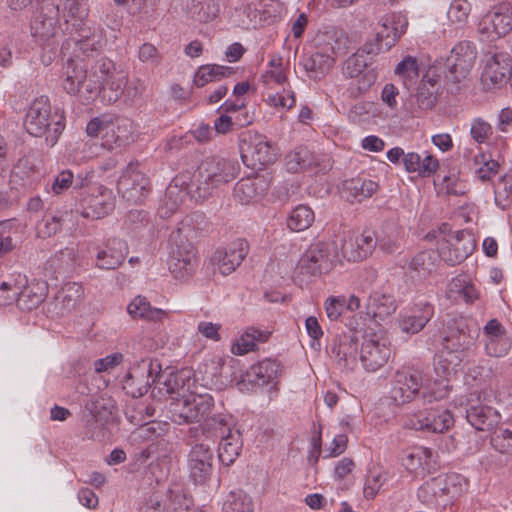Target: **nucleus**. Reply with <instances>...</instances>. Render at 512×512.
I'll return each mask as SVG.
<instances>
[{"mask_svg":"<svg viewBox=\"0 0 512 512\" xmlns=\"http://www.w3.org/2000/svg\"><path fill=\"white\" fill-rule=\"evenodd\" d=\"M388 480V472L378 464L369 467L364 483L363 494L368 500L374 499Z\"/></svg>","mask_w":512,"mask_h":512,"instance_id":"obj_48","label":"nucleus"},{"mask_svg":"<svg viewBox=\"0 0 512 512\" xmlns=\"http://www.w3.org/2000/svg\"><path fill=\"white\" fill-rule=\"evenodd\" d=\"M128 314L134 319H142L154 323H162L169 313L163 309L152 307L146 297L138 295L127 306Z\"/></svg>","mask_w":512,"mask_h":512,"instance_id":"obj_36","label":"nucleus"},{"mask_svg":"<svg viewBox=\"0 0 512 512\" xmlns=\"http://www.w3.org/2000/svg\"><path fill=\"white\" fill-rule=\"evenodd\" d=\"M438 94V78L426 74L423 76L416 94V104L419 109L427 111L434 107Z\"/></svg>","mask_w":512,"mask_h":512,"instance_id":"obj_43","label":"nucleus"},{"mask_svg":"<svg viewBox=\"0 0 512 512\" xmlns=\"http://www.w3.org/2000/svg\"><path fill=\"white\" fill-rule=\"evenodd\" d=\"M449 291L454 297H459L467 303L473 302L478 296L475 287L467 280L466 276L454 278L449 285Z\"/></svg>","mask_w":512,"mask_h":512,"instance_id":"obj_62","label":"nucleus"},{"mask_svg":"<svg viewBox=\"0 0 512 512\" xmlns=\"http://www.w3.org/2000/svg\"><path fill=\"white\" fill-rule=\"evenodd\" d=\"M315 220L314 211L307 205H298L289 214L288 228L300 232L308 229Z\"/></svg>","mask_w":512,"mask_h":512,"instance_id":"obj_54","label":"nucleus"},{"mask_svg":"<svg viewBox=\"0 0 512 512\" xmlns=\"http://www.w3.org/2000/svg\"><path fill=\"white\" fill-rule=\"evenodd\" d=\"M186 14L200 23L214 20L220 13L217 0H185Z\"/></svg>","mask_w":512,"mask_h":512,"instance_id":"obj_40","label":"nucleus"},{"mask_svg":"<svg viewBox=\"0 0 512 512\" xmlns=\"http://www.w3.org/2000/svg\"><path fill=\"white\" fill-rule=\"evenodd\" d=\"M434 314L433 306L428 302H420L411 314L403 315L399 319L400 329L407 334L420 332Z\"/></svg>","mask_w":512,"mask_h":512,"instance_id":"obj_32","label":"nucleus"},{"mask_svg":"<svg viewBox=\"0 0 512 512\" xmlns=\"http://www.w3.org/2000/svg\"><path fill=\"white\" fill-rule=\"evenodd\" d=\"M312 163L309 149L298 146L285 156V166L289 172L298 173L305 170Z\"/></svg>","mask_w":512,"mask_h":512,"instance_id":"obj_57","label":"nucleus"},{"mask_svg":"<svg viewBox=\"0 0 512 512\" xmlns=\"http://www.w3.org/2000/svg\"><path fill=\"white\" fill-rule=\"evenodd\" d=\"M376 243L377 241L374 237V233L371 231H364L355 238H350L344 241L341 246L342 256L350 262L362 261L372 253Z\"/></svg>","mask_w":512,"mask_h":512,"instance_id":"obj_28","label":"nucleus"},{"mask_svg":"<svg viewBox=\"0 0 512 512\" xmlns=\"http://www.w3.org/2000/svg\"><path fill=\"white\" fill-rule=\"evenodd\" d=\"M61 71L63 89L70 95L83 101H90L98 95V80L90 79V75L78 55L74 58L67 55Z\"/></svg>","mask_w":512,"mask_h":512,"instance_id":"obj_7","label":"nucleus"},{"mask_svg":"<svg viewBox=\"0 0 512 512\" xmlns=\"http://www.w3.org/2000/svg\"><path fill=\"white\" fill-rule=\"evenodd\" d=\"M512 29V4L502 2L487 13L478 24V33L483 40L494 41Z\"/></svg>","mask_w":512,"mask_h":512,"instance_id":"obj_12","label":"nucleus"},{"mask_svg":"<svg viewBox=\"0 0 512 512\" xmlns=\"http://www.w3.org/2000/svg\"><path fill=\"white\" fill-rule=\"evenodd\" d=\"M201 430L206 439L224 438L234 431L235 421L232 415L228 413H218L211 417L205 418L201 425Z\"/></svg>","mask_w":512,"mask_h":512,"instance_id":"obj_33","label":"nucleus"},{"mask_svg":"<svg viewBox=\"0 0 512 512\" xmlns=\"http://www.w3.org/2000/svg\"><path fill=\"white\" fill-rule=\"evenodd\" d=\"M396 309L397 304L394 297L379 291L373 292L366 303L367 314L381 320L391 316Z\"/></svg>","mask_w":512,"mask_h":512,"instance_id":"obj_41","label":"nucleus"},{"mask_svg":"<svg viewBox=\"0 0 512 512\" xmlns=\"http://www.w3.org/2000/svg\"><path fill=\"white\" fill-rule=\"evenodd\" d=\"M254 506L250 496L242 491L230 492L223 503L222 512H253Z\"/></svg>","mask_w":512,"mask_h":512,"instance_id":"obj_60","label":"nucleus"},{"mask_svg":"<svg viewBox=\"0 0 512 512\" xmlns=\"http://www.w3.org/2000/svg\"><path fill=\"white\" fill-rule=\"evenodd\" d=\"M454 424V418L447 409H431L419 412L409 419L407 424L415 430H422L431 433H444Z\"/></svg>","mask_w":512,"mask_h":512,"instance_id":"obj_20","label":"nucleus"},{"mask_svg":"<svg viewBox=\"0 0 512 512\" xmlns=\"http://www.w3.org/2000/svg\"><path fill=\"white\" fill-rule=\"evenodd\" d=\"M439 252L431 250L422 251L416 254L409 263V268L418 278H426L436 267Z\"/></svg>","mask_w":512,"mask_h":512,"instance_id":"obj_49","label":"nucleus"},{"mask_svg":"<svg viewBox=\"0 0 512 512\" xmlns=\"http://www.w3.org/2000/svg\"><path fill=\"white\" fill-rule=\"evenodd\" d=\"M24 127L32 136H45L47 145L52 147L64 129V116L57 111L52 112L49 99L41 96L35 99L28 108Z\"/></svg>","mask_w":512,"mask_h":512,"instance_id":"obj_3","label":"nucleus"},{"mask_svg":"<svg viewBox=\"0 0 512 512\" xmlns=\"http://www.w3.org/2000/svg\"><path fill=\"white\" fill-rule=\"evenodd\" d=\"M47 287L44 283L32 282L22 288L18 286L17 306L24 311L37 308L46 298Z\"/></svg>","mask_w":512,"mask_h":512,"instance_id":"obj_38","label":"nucleus"},{"mask_svg":"<svg viewBox=\"0 0 512 512\" xmlns=\"http://www.w3.org/2000/svg\"><path fill=\"white\" fill-rule=\"evenodd\" d=\"M205 225L203 213L196 212L187 215L181 220L178 228L171 233L169 241L171 244L191 242L196 237L198 231L205 228Z\"/></svg>","mask_w":512,"mask_h":512,"instance_id":"obj_34","label":"nucleus"},{"mask_svg":"<svg viewBox=\"0 0 512 512\" xmlns=\"http://www.w3.org/2000/svg\"><path fill=\"white\" fill-rule=\"evenodd\" d=\"M233 73L231 67L220 66L216 64L204 65L198 68L194 76V84L197 87H203L210 82L220 81Z\"/></svg>","mask_w":512,"mask_h":512,"instance_id":"obj_50","label":"nucleus"},{"mask_svg":"<svg viewBox=\"0 0 512 512\" xmlns=\"http://www.w3.org/2000/svg\"><path fill=\"white\" fill-rule=\"evenodd\" d=\"M76 27V35L67 39L61 47L63 57L72 55L76 58L79 52L88 55L89 52L100 49L103 45V39L100 31L91 29L83 23L73 24Z\"/></svg>","mask_w":512,"mask_h":512,"instance_id":"obj_14","label":"nucleus"},{"mask_svg":"<svg viewBox=\"0 0 512 512\" xmlns=\"http://www.w3.org/2000/svg\"><path fill=\"white\" fill-rule=\"evenodd\" d=\"M128 252V245L124 240L110 238L105 246L97 252L95 265L99 269L114 270L123 263Z\"/></svg>","mask_w":512,"mask_h":512,"instance_id":"obj_26","label":"nucleus"},{"mask_svg":"<svg viewBox=\"0 0 512 512\" xmlns=\"http://www.w3.org/2000/svg\"><path fill=\"white\" fill-rule=\"evenodd\" d=\"M237 163L224 158L208 157L198 166L192 185L199 199L208 198L215 189L231 182L237 175Z\"/></svg>","mask_w":512,"mask_h":512,"instance_id":"obj_4","label":"nucleus"},{"mask_svg":"<svg viewBox=\"0 0 512 512\" xmlns=\"http://www.w3.org/2000/svg\"><path fill=\"white\" fill-rule=\"evenodd\" d=\"M119 71L115 63L107 57H101L96 60L95 64L91 67L89 75L90 79L98 80V94L101 91L102 84L114 73H118Z\"/></svg>","mask_w":512,"mask_h":512,"instance_id":"obj_61","label":"nucleus"},{"mask_svg":"<svg viewBox=\"0 0 512 512\" xmlns=\"http://www.w3.org/2000/svg\"><path fill=\"white\" fill-rule=\"evenodd\" d=\"M78 250L75 247H65L54 253L46 262L45 268L55 278L58 275H67L71 273L78 262Z\"/></svg>","mask_w":512,"mask_h":512,"instance_id":"obj_35","label":"nucleus"},{"mask_svg":"<svg viewBox=\"0 0 512 512\" xmlns=\"http://www.w3.org/2000/svg\"><path fill=\"white\" fill-rule=\"evenodd\" d=\"M271 332L268 330H260L255 327H249L240 336V338L231 347V351L235 355H245L254 351L257 343H264L268 341Z\"/></svg>","mask_w":512,"mask_h":512,"instance_id":"obj_42","label":"nucleus"},{"mask_svg":"<svg viewBox=\"0 0 512 512\" xmlns=\"http://www.w3.org/2000/svg\"><path fill=\"white\" fill-rule=\"evenodd\" d=\"M243 441L240 431H234L220 439L218 458L226 466L234 463L242 450Z\"/></svg>","mask_w":512,"mask_h":512,"instance_id":"obj_45","label":"nucleus"},{"mask_svg":"<svg viewBox=\"0 0 512 512\" xmlns=\"http://www.w3.org/2000/svg\"><path fill=\"white\" fill-rule=\"evenodd\" d=\"M477 57L476 46L473 42L463 40L458 42L446 58V78L453 83L465 81Z\"/></svg>","mask_w":512,"mask_h":512,"instance_id":"obj_10","label":"nucleus"},{"mask_svg":"<svg viewBox=\"0 0 512 512\" xmlns=\"http://www.w3.org/2000/svg\"><path fill=\"white\" fill-rule=\"evenodd\" d=\"M335 60L332 55L325 54L317 49L309 57L304 59L303 66L311 78H320L333 67Z\"/></svg>","mask_w":512,"mask_h":512,"instance_id":"obj_47","label":"nucleus"},{"mask_svg":"<svg viewBox=\"0 0 512 512\" xmlns=\"http://www.w3.org/2000/svg\"><path fill=\"white\" fill-rule=\"evenodd\" d=\"M431 462L432 451L422 446L413 448L403 458V465L410 472H417L419 469H429Z\"/></svg>","mask_w":512,"mask_h":512,"instance_id":"obj_55","label":"nucleus"},{"mask_svg":"<svg viewBox=\"0 0 512 512\" xmlns=\"http://www.w3.org/2000/svg\"><path fill=\"white\" fill-rule=\"evenodd\" d=\"M362 54V52H355L345 60L342 66L344 77L355 80L359 92L367 91L378 78L377 72L369 67L368 59Z\"/></svg>","mask_w":512,"mask_h":512,"instance_id":"obj_18","label":"nucleus"},{"mask_svg":"<svg viewBox=\"0 0 512 512\" xmlns=\"http://www.w3.org/2000/svg\"><path fill=\"white\" fill-rule=\"evenodd\" d=\"M475 248L473 235L466 230L456 231L439 242V257L448 265L454 266L463 262Z\"/></svg>","mask_w":512,"mask_h":512,"instance_id":"obj_13","label":"nucleus"},{"mask_svg":"<svg viewBox=\"0 0 512 512\" xmlns=\"http://www.w3.org/2000/svg\"><path fill=\"white\" fill-rule=\"evenodd\" d=\"M474 337L464 330L462 320L455 321V328L449 327L448 333L443 337V351L451 352L464 360L467 350L473 345Z\"/></svg>","mask_w":512,"mask_h":512,"instance_id":"obj_29","label":"nucleus"},{"mask_svg":"<svg viewBox=\"0 0 512 512\" xmlns=\"http://www.w3.org/2000/svg\"><path fill=\"white\" fill-rule=\"evenodd\" d=\"M378 188L379 185L375 181L361 177L346 180L343 184V190L347 194V198L358 202L371 197L377 192Z\"/></svg>","mask_w":512,"mask_h":512,"instance_id":"obj_44","label":"nucleus"},{"mask_svg":"<svg viewBox=\"0 0 512 512\" xmlns=\"http://www.w3.org/2000/svg\"><path fill=\"white\" fill-rule=\"evenodd\" d=\"M84 296V288L81 284L72 282L65 284L57 293L54 301V309L58 315H65L72 311Z\"/></svg>","mask_w":512,"mask_h":512,"instance_id":"obj_37","label":"nucleus"},{"mask_svg":"<svg viewBox=\"0 0 512 512\" xmlns=\"http://www.w3.org/2000/svg\"><path fill=\"white\" fill-rule=\"evenodd\" d=\"M280 374V364L276 360L265 359L251 366L241 382L248 381L258 386H264L273 382Z\"/></svg>","mask_w":512,"mask_h":512,"instance_id":"obj_31","label":"nucleus"},{"mask_svg":"<svg viewBox=\"0 0 512 512\" xmlns=\"http://www.w3.org/2000/svg\"><path fill=\"white\" fill-rule=\"evenodd\" d=\"M240 152L243 162L253 169L273 163L277 154L275 148L264 135L248 132L241 138Z\"/></svg>","mask_w":512,"mask_h":512,"instance_id":"obj_9","label":"nucleus"},{"mask_svg":"<svg viewBox=\"0 0 512 512\" xmlns=\"http://www.w3.org/2000/svg\"><path fill=\"white\" fill-rule=\"evenodd\" d=\"M315 45L316 49L332 55L333 59L336 60V57L347 51L348 37L340 28L326 27L316 35Z\"/></svg>","mask_w":512,"mask_h":512,"instance_id":"obj_27","label":"nucleus"},{"mask_svg":"<svg viewBox=\"0 0 512 512\" xmlns=\"http://www.w3.org/2000/svg\"><path fill=\"white\" fill-rule=\"evenodd\" d=\"M387 25H391V29H393V35L387 36L386 44V49H391L406 32L408 19L401 12L388 14L384 16V26L387 27Z\"/></svg>","mask_w":512,"mask_h":512,"instance_id":"obj_58","label":"nucleus"},{"mask_svg":"<svg viewBox=\"0 0 512 512\" xmlns=\"http://www.w3.org/2000/svg\"><path fill=\"white\" fill-rule=\"evenodd\" d=\"M474 164L476 174L482 181L489 180L498 172L499 164L496 160L491 159L489 154L479 153L474 156Z\"/></svg>","mask_w":512,"mask_h":512,"instance_id":"obj_63","label":"nucleus"},{"mask_svg":"<svg viewBox=\"0 0 512 512\" xmlns=\"http://www.w3.org/2000/svg\"><path fill=\"white\" fill-rule=\"evenodd\" d=\"M395 75L402 84L409 89L419 77V66L417 58L405 56L395 67Z\"/></svg>","mask_w":512,"mask_h":512,"instance_id":"obj_53","label":"nucleus"},{"mask_svg":"<svg viewBox=\"0 0 512 512\" xmlns=\"http://www.w3.org/2000/svg\"><path fill=\"white\" fill-rule=\"evenodd\" d=\"M222 359L220 357L211 358L198 365L197 370L183 368L170 378L173 383L184 390L200 389L220 390L224 386L221 377Z\"/></svg>","mask_w":512,"mask_h":512,"instance_id":"obj_6","label":"nucleus"},{"mask_svg":"<svg viewBox=\"0 0 512 512\" xmlns=\"http://www.w3.org/2000/svg\"><path fill=\"white\" fill-rule=\"evenodd\" d=\"M359 339L360 333L352 329L338 333L331 338L327 352L340 369L352 371L357 366Z\"/></svg>","mask_w":512,"mask_h":512,"instance_id":"obj_8","label":"nucleus"},{"mask_svg":"<svg viewBox=\"0 0 512 512\" xmlns=\"http://www.w3.org/2000/svg\"><path fill=\"white\" fill-rule=\"evenodd\" d=\"M467 488L466 479L460 474L439 475L425 481L417 491L418 499L436 508H447L460 497Z\"/></svg>","mask_w":512,"mask_h":512,"instance_id":"obj_5","label":"nucleus"},{"mask_svg":"<svg viewBox=\"0 0 512 512\" xmlns=\"http://www.w3.org/2000/svg\"><path fill=\"white\" fill-rule=\"evenodd\" d=\"M167 393L171 395V420L176 424H190L208 418L214 407V398L211 394L200 389L184 390L177 387L172 380L164 382Z\"/></svg>","mask_w":512,"mask_h":512,"instance_id":"obj_1","label":"nucleus"},{"mask_svg":"<svg viewBox=\"0 0 512 512\" xmlns=\"http://www.w3.org/2000/svg\"><path fill=\"white\" fill-rule=\"evenodd\" d=\"M261 81L267 89H274L276 86H288V77L283 67V60L280 56H273L267 64V68L261 75Z\"/></svg>","mask_w":512,"mask_h":512,"instance_id":"obj_46","label":"nucleus"},{"mask_svg":"<svg viewBox=\"0 0 512 512\" xmlns=\"http://www.w3.org/2000/svg\"><path fill=\"white\" fill-rule=\"evenodd\" d=\"M169 270L179 280H185L194 272L196 252L191 242L171 244Z\"/></svg>","mask_w":512,"mask_h":512,"instance_id":"obj_23","label":"nucleus"},{"mask_svg":"<svg viewBox=\"0 0 512 512\" xmlns=\"http://www.w3.org/2000/svg\"><path fill=\"white\" fill-rule=\"evenodd\" d=\"M462 362L463 360L459 356L441 350L435 360V373L442 380H448L452 374L457 372Z\"/></svg>","mask_w":512,"mask_h":512,"instance_id":"obj_56","label":"nucleus"},{"mask_svg":"<svg viewBox=\"0 0 512 512\" xmlns=\"http://www.w3.org/2000/svg\"><path fill=\"white\" fill-rule=\"evenodd\" d=\"M270 186L267 174H256L238 181L234 187V197L242 204H249L260 199Z\"/></svg>","mask_w":512,"mask_h":512,"instance_id":"obj_25","label":"nucleus"},{"mask_svg":"<svg viewBox=\"0 0 512 512\" xmlns=\"http://www.w3.org/2000/svg\"><path fill=\"white\" fill-rule=\"evenodd\" d=\"M359 359L369 372L383 367L389 360L392 350L389 339L382 332H370L362 336Z\"/></svg>","mask_w":512,"mask_h":512,"instance_id":"obj_11","label":"nucleus"},{"mask_svg":"<svg viewBox=\"0 0 512 512\" xmlns=\"http://www.w3.org/2000/svg\"><path fill=\"white\" fill-rule=\"evenodd\" d=\"M339 264L341 257L335 242H315L300 256L295 277L300 281H313L330 274Z\"/></svg>","mask_w":512,"mask_h":512,"instance_id":"obj_2","label":"nucleus"},{"mask_svg":"<svg viewBox=\"0 0 512 512\" xmlns=\"http://www.w3.org/2000/svg\"><path fill=\"white\" fill-rule=\"evenodd\" d=\"M187 192L178 187L177 184H170L165 193L159 213L162 217H167L173 213L183 202Z\"/></svg>","mask_w":512,"mask_h":512,"instance_id":"obj_59","label":"nucleus"},{"mask_svg":"<svg viewBox=\"0 0 512 512\" xmlns=\"http://www.w3.org/2000/svg\"><path fill=\"white\" fill-rule=\"evenodd\" d=\"M131 141L132 134L128 123L110 118L102 135V146L114 150L128 145Z\"/></svg>","mask_w":512,"mask_h":512,"instance_id":"obj_30","label":"nucleus"},{"mask_svg":"<svg viewBox=\"0 0 512 512\" xmlns=\"http://www.w3.org/2000/svg\"><path fill=\"white\" fill-rule=\"evenodd\" d=\"M168 493L155 491L139 504L138 512H165Z\"/></svg>","mask_w":512,"mask_h":512,"instance_id":"obj_64","label":"nucleus"},{"mask_svg":"<svg viewBox=\"0 0 512 512\" xmlns=\"http://www.w3.org/2000/svg\"><path fill=\"white\" fill-rule=\"evenodd\" d=\"M114 209L113 192L103 186L95 193L85 196L80 202V213L85 218L101 219Z\"/></svg>","mask_w":512,"mask_h":512,"instance_id":"obj_24","label":"nucleus"},{"mask_svg":"<svg viewBox=\"0 0 512 512\" xmlns=\"http://www.w3.org/2000/svg\"><path fill=\"white\" fill-rule=\"evenodd\" d=\"M149 180L139 171L137 165L130 163L118 180V191L123 197L133 203H141L147 193Z\"/></svg>","mask_w":512,"mask_h":512,"instance_id":"obj_21","label":"nucleus"},{"mask_svg":"<svg viewBox=\"0 0 512 512\" xmlns=\"http://www.w3.org/2000/svg\"><path fill=\"white\" fill-rule=\"evenodd\" d=\"M423 385L422 372L419 370H398L393 378L390 390L391 400L402 405L412 401Z\"/></svg>","mask_w":512,"mask_h":512,"instance_id":"obj_15","label":"nucleus"},{"mask_svg":"<svg viewBox=\"0 0 512 512\" xmlns=\"http://www.w3.org/2000/svg\"><path fill=\"white\" fill-rule=\"evenodd\" d=\"M466 419L478 431H491L500 422V413L481 400L479 394H470L466 401Z\"/></svg>","mask_w":512,"mask_h":512,"instance_id":"obj_16","label":"nucleus"},{"mask_svg":"<svg viewBox=\"0 0 512 512\" xmlns=\"http://www.w3.org/2000/svg\"><path fill=\"white\" fill-rule=\"evenodd\" d=\"M127 85V75L123 71L114 73L102 84L101 91L103 100L109 103H115L124 95Z\"/></svg>","mask_w":512,"mask_h":512,"instance_id":"obj_51","label":"nucleus"},{"mask_svg":"<svg viewBox=\"0 0 512 512\" xmlns=\"http://www.w3.org/2000/svg\"><path fill=\"white\" fill-rule=\"evenodd\" d=\"M214 453L204 442L192 446L188 455L189 476L195 483H205L213 471Z\"/></svg>","mask_w":512,"mask_h":512,"instance_id":"obj_19","label":"nucleus"},{"mask_svg":"<svg viewBox=\"0 0 512 512\" xmlns=\"http://www.w3.org/2000/svg\"><path fill=\"white\" fill-rule=\"evenodd\" d=\"M248 249V242L245 239H236L224 249L217 250L213 254L211 262L217 266L222 275H229L240 266L248 253Z\"/></svg>","mask_w":512,"mask_h":512,"instance_id":"obj_22","label":"nucleus"},{"mask_svg":"<svg viewBox=\"0 0 512 512\" xmlns=\"http://www.w3.org/2000/svg\"><path fill=\"white\" fill-rule=\"evenodd\" d=\"M85 408L91 417L101 424L106 423L116 410L115 401L106 392L91 395L85 403Z\"/></svg>","mask_w":512,"mask_h":512,"instance_id":"obj_39","label":"nucleus"},{"mask_svg":"<svg viewBox=\"0 0 512 512\" xmlns=\"http://www.w3.org/2000/svg\"><path fill=\"white\" fill-rule=\"evenodd\" d=\"M56 24L57 20L54 17L40 13L35 16L31 23L32 35L40 40L48 42L47 46L50 47L52 44L49 41L55 35Z\"/></svg>","mask_w":512,"mask_h":512,"instance_id":"obj_52","label":"nucleus"},{"mask_svg":"<svg viewBox=\"0 0 512 512\" xmlns=\"http://www.w3.org/2000/svg\"><path fill=\"white\" fill-rule=\"evenodd\" d=\"M481 75L483 86L490 90L501 87L510 79L512 73V58L507 53L487 55Z\"/></svg>","mask_w":512,"mask_h":512,"instance_id":"obj_17","label":"nucleus"}]
</instances>
